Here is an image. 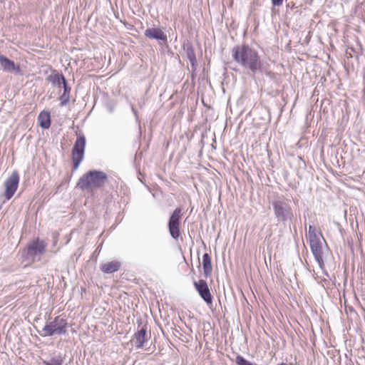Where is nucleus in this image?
<instances>
[{"mask_svg": "<svg viewBox=\"0 0 365 365\" xmlns=\"http://www.w3.org/2000/svg\"><path fill=\"white\" fill-rule=\"evenodd\" d=\"M232 56L235 61L244 69L252 73L262 71V62L258 52L247 44L234 46Z\"/></svg>", "mask_w": 365, "mask_h": 365, "instance_id": "1", "label": "nucleus"}, {"mask_svg": "<svg viewBox=\"0 0 365 365\" xmlns=\"http://www.w3.org/2000/svg\"><path fill=\"white\" fill-rule=\"evenodd\" d=\"M108 180L106 173L101 170H89L83 175L77 182V187L82 190L93 191L101 188Z\"/></svg>", "mask_w": 365, "mask_h": 365, "instance_id": "2", "label": "nucleus"}, {"mask_svg": "<svg viewBox=\"0 0 365 365\" xmlns=\"http://www.w3.org/2000/svg\"><path fill=\"white\" fill-rule=\"evenodd\" d=\"M272 205L274 215L278 222L285 223L288 221H292L294 212L290 205L289 200L284 196H279L272 202Z\"/></svg>", "mask_w": 365, "mask_h": 365, "instance_id": "3", "label": "nucleus"}, {"mask_svg": "<svg viewBox=\"0 0 365 365\" xmlns=\"http://www.w3.org/2000/svg\"><path fill=\"white\" fill-rule=\"evenodd\" d=\"M68 322L61 315L56 317L52 321L46 324L39 334L42 336L65 334L67 331Z\"/></svg>", "mask_w": 365, "mask_h": 365, "instance_id": "4", "label": "nucleus"}, {"mask_svg": "<svg viewBox=\"0 0 365 365\" xmlns=\"http://www.w3.org/2000/svg\"><path fill=\"white\" fill-rule=\"evenodd\" d=\"M46 244L38 239L32 241L24 250L25 257L32 262L39 261L41 255L46 251Z\"/></svg>", "mask_w": 365, "mask_h": 365, "instance_id": "5", "label": "nucleus"}, {"mask_svg": "<svg viewBox=\"0 0 365 365\" xmlns=\"http://www.w3.org/2000/svg\"><path fill=\"white\" fill-rule=\"evenodd\" d=\"M182 210L178 207L171 214L168 223L169 233L172 238L178 240L180 237V225L182 219Z\"/></svg>", "mask_w": 365, "mask_h": 365, "instance_id": "6", "label": "nucleus"}, {"mask_svg": "<svg viewBox=\"0 0 365 365\" xmlns=\"http://www.w3.org/2000/svg\"><path fill=\"white\" fill-rule=\"evenodd\" d=\"M86 146V138L82 135L77 138L72 150V160L73 163V170H76L80 163L83 159L84 150Z\"/></svg>", "mask_w": 365, "mask_h": 365, "instance_id": "7", "label": "nucleus"}, {"mask_svg": "<svg viewBox=\"0 0 365 365\" xmlns=\"http://www.w3.org/2000/svg\"><path fill=\"white\" fill-rule=\"evenodd\" d=\"M19 182V175L16 170H14L11 175L4 182L6 188L4 196L7 200H10L18 188Z\"/></svg>", "mask_w": 365, "mask_h": 365, "instance_id": "8", "label": "nucleus"}, {"mask_svg": "<svg viewBox=\"0 0 365 365\" xmlns=\"http://www.w3.org/2000/svg\"><path fill=\"white\" fill-rule=\"evenodd\" d=\"M312 252L322 269H324L323 251L320 237L309 240Z\"/></svg>", "mask_w": 365, "mask_h": 365, "instance_id": "9", "label": "nucleus"}, {"mask_svg": "<svg viewBox=\"0 0 365 365\" xmlns=\"http://www.w3.org/2000/svg\"><path fill=\"white\" fill-rule=\"evenodd\" d=\"M0 70L5 73L22 75V71L19 65L16 64L4 55H0Z\"/></svg>", "mask_w": 365, "mask_h": 365, "instance_id": "10", "label": "nucleus"}, {"mask_svg": "<svg viewBox=\"0 0 365 365\" xmlns=\"http://www.w3.org/2000/svg\"><path fill=\"white\" fill-rule=\"evenodd\" d=\"M193 285L197 291L199 295L202 299L207 304H212V297L205 280L200 279L199 281H195Z\"/></svg>", "mask_w": 365, "mask_h": 365, "instance_id": "11", "label": "nucleus"}, {"mask_svg": "<svg viewBox=\"0 0 365 365\" xmlns=\"http://www.w3.org/2000/svg\"><path fill=\"white\" fill-rule=\"evenodd\" d=\"M148 339V336L147 334V329L145 327H142L135 333L131 341L134 343L135 346L137 349H141Z\"/></svg>", "mask_w": 365, "mask_h": 365, "instance_id": "12", "label": "nucleus"}, {"mask_svg": "<svg viewBox=\"0 0 365 365\" xmlns=\"http://www.w3.org/2000/svg\"><path fill=\"white\" fill-rule=\"evenodd\" d=\"M144 35L150 39L167 41V36L160 28H148L145 31Z\"/></svg>", "mask_w": 365, "mask_h": 365, "instance_id": "13", "label": "nucleus"}, {"mask_svg": "<svg viewBox=\"0 0 365 365\" xmlns=\"http://www.w3.org/2000/svg\"><path fill=\"white\" fill-rule=\"evenodd\" d=\"M49 82H51L53 86L61 87V86H64L67 83V81L65 77L58 73L56 71H53L51 75H49L46 78Z\"/></svg>", "mask_w": 365, "mask_h": 365, "instance_id": "14", "label": "nucleus"}, {"mask_svg": "<svg viewBox=\"0 0 365 365\" xmlns=\"http://www.w3.org/2000/svg\"><path fill=\"white\" fill-rule=\"evenodd\" d=\"M120 262L117 260L108 262L101 265L100 269L105 274H112L117 272L120 267Z\"/></svg>", "mask_w": 365, "mask_h": 365, "instance_id": "15", "label": "nucleus"}, {"mask_svg": "<svg viewBox=\"0 0 365 365\" xmlns=\"http://www.w3.org/2000/svg\"><path fill=\"white\" fill-rule=\"evenodd\" d=\"M202 268L205 277L206 278L210 277L212 271V266L211 257L207 253H205L202 256Z\"/></svg>", "mask_w": 365, "mask_h": 365, "instance_id": "16", "label": "nucleus"}, {"mask_svg": "<svg viewBox=\"0 0 365 365\" xmlns=\"http://www.w3.org/2000/svg\"><path fill=\"white\" fill-rule=\"evenodd\" d=\"M39 125L43 129H48L51 125L50 113L48 111H42L38 116Z\"/></svg>", "mask_w": 365, "mask_h": 365, "instance_id": "17", "label": "nucleus"}, {"mask_svg": "<svg viewBox=\"0 0 365 365\" xmlns=\"http://www.w3.org/2000/svg\"><path fill=\"white\" fill-rule=\"evenodd\" d=\"M63 93L59 97L61 106H65L70 101V93L71 90V88L68 86V83L63 86Z\"/></svg>", "mask_w": 365, "mask_h": 365, "instance_id": "18", "label": "nucleus"}, {"mask_svg": "<svg viewBox=\"0 0 365 365\" xmlns=\"http://www.w3.org/2000/svg\"><path fill=\"white\" fill-rule=\"evenodd\" d=\"M63 359L61 355L51 357L48 361H43L41 365H62Z\"/></svg>", "mask_w": 365, "mask_h": 365, "instance_id": "19", "label": "nucleus"}, {"mask_svg": "<svg viewBox=\"0 0 365 365\" xmlns=\"http://www.w3.org/2000/svg\"><path fill=\"white\" fill-rule=\"evenodd\" d=\"M187 56L191 64L192 68L195 70L197 66V60L195 52L192 48L187 49Z\"/></svg>", "mask_w": 365, "mask_h": 365, "instance_id": "20", "label": "nucleus"}, {"mask_svg": "<svg viewBox=\"0 0 365 365\" xmlns=\"http://www.w3.org/2000/svg\"><path fill=\"white\" fill-rule=\"evenodd\" d=\"M235 362L237 365H258L255 363H252L245 359L243 356L238 355L235 359Z\"/></svg>", "mask_w": 365, "mask_h": 365, "instance_id": "21", "label": "nucleus"}, {"mask_svg": "<svg viewBox=\"0 0 365 365\" xmlns=\"http://www.w3.org/2000/svg\"><path fill=\"white\" fill-rule=\"evenodd\" d=\"M319 237V236L316 232L315 228L313 226L309 225V231H308V234H307V239L311 240V239L317 238Z\"/></svg>", "mask_w": 365, "mask_h": 365, "instance_id": "22", "label": "nucleus"}, {"mask_svg": "<svg viewBox=\"0 0 365 365\" xmlns=\"http://www.w3.org/2000/svg\"><path fill=\"white\" fill-rule=\"evenodd\" d=\"M262 71L261 73H264L265 75H267V76L270 77V78H272L274 76V73L269 71H267L265 69V68L262 66Z\"/></svg>", "mask_w": 365, "mask_h": 365, "instance_id": "23", "label": "nucleus"}, {"mask_svg": "<svg viewBox=\"0 0 365 365\" xmlns=\"http://www.w3.org/2000/svg\"><path fill=\"white\" fill-rule=\"evenodd\" d=\"M283 0H272V3L274 6H279L282 4Z\"/></svg>", "mask_w": 365, "mask_h": 365, "instance_id": "24", "label": "nucleus"}, {"mask_svg": "<svg viewBox=\"0 0 365 365\" xmlns=\"http://www.w3.org/2000/svg\"><path fill=\"white\" fill-rule=\"evenodd\" d=\"M132 110H133V113L136 115L137 111L135 110V108L133 107H132Z\"/></svg>", "mask_w": 365, "mask_h": 365, "instance_id": "25", "label": "nucleus"}]
</instances>
